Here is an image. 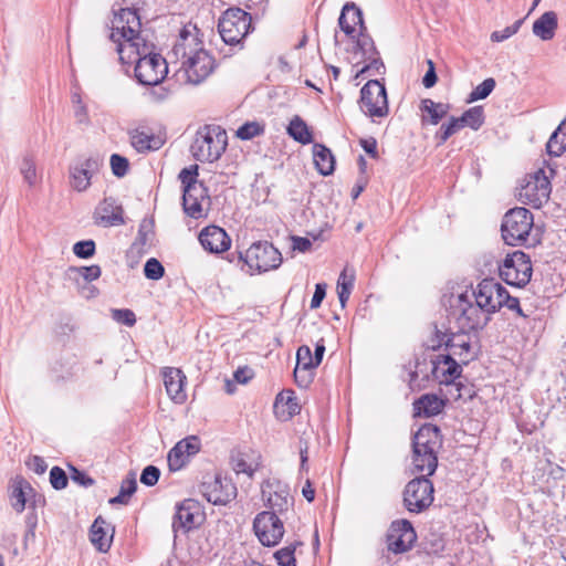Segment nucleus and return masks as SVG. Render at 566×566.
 <instances>
[{"label":"nucleus","mask_w":566,"mask_h":566,"mask_svg":"<svg viewBox=\"0 0 566 566\" xmlns=\"http://www.w3.org/2000/svg\"><path fill=\"white\" fill-rule=\"evenodd\" d=\"M109 39L123 64H135V76L143 85H157L168 73L167 61L153 52V44L142 34L136 10L122 8L115 12Z\"/></svg>","instance_id":"1"},{"label":"nucleus","mask_w":566,"mask_h":566,"mask_svg":"<svg viewBox=\"0 0 566 566\" xmlns=\"http://www.w3.org/2000/svg\"><path fill=\"white\" fill-rule=\"evenodd\" d=\"M172 55L180 60V69L186 82L198 85L214 70L213 56L203 48L199 30L196 25H186L172 48Z\"/></svg>","instance_id":"2"},{"label":"nucleus","mask_w":566,"mask_h":566,"mask_svg":"<svg viewBox=\"0 0 566 566\" xmlns=\"http://www.w3.org/2000/svg\"><path fill=\"white\" fill-rule=\"evenodd\" d=\"M228 145L224 129L217 125H206L196 133L191 144V154L199 161L213 163L218 160Z\"/></svg>","instance_id":"3"},{"label":"nucleus","mask_w":566,"mask_h":566,"mask_svg":"<svg viewBox=\"0 0 566 566\" xmlns=\"http://www.w3.org/2000/svg\"><path fill=\"white\" fill-rule=\"evenodd\" d=\"M534 220L530 210L516 207L509 210L502 221V238L509 245H521L527 241Z\"/></svg>","instance_id":"4"},{"label":"nucleus","mask_w":566,"mask_h":566,"mask_svg":"<svg viewBox=\"0 0 566 566\" xmlns=\"http://www.w3.org/2000/svg\"><path fill=\"white\" fill-rule=\"evenodd\" d=\"M251 15L240 8H230L219 19L218 30L226 44L240 45L250 32Z\"/></svg>","instance_id":"5"},{"label":"nucleus","mask_w":566,"mask_h":566,"mask_svg":"<svg viewBox=\"0 0 566 566\" xmlns=\"http://www.w3.org/2000/svg\"><path fill=\"white\" fill-rule=\"evenodd\" d=\"M551 192L548 176L544 169H538L524 178L517 189V197L521 202L538 209L548 201Z\"/></svg>","instance_id":"6"},{"label":"nucleus","mask_w":566,"mask_h":566,"mask_svg":"<svg viewBox=\"0 0 566 566\" xmlns=\"http://www.w3.org/2000/svg\"><path fill=\"white\" fill-rule=\"evenodd\" d=\"M358 103L363 113L373 120L389 113L386 87L378 80H370L361 87Z\"/></svg>","instance_id":"7"},{"label":"nucleus","mask_w":566,"mask_h":566,"mask_svg":"<svg viewBox=\"0 0 566 566\" xmlns=\"http://www.w3.org/2000/svg\"><path fill=\"white\" fill-rule=\"evenodd\" d=\"M240 259L251 271L258 272L277 269L282 263L281 252L268 241L254 242Z\"/></svg>","instance_id":"8"},{"label":"nucleus","mask_w":566,"mask_h":566,"mask_svg":"<svg viewBox=\"0 0 566 566\" xmlns=\"http://www.w3.org/2000/svg\"><path fill=\"white\" fill-rule=\"evenodd\" d=\"M499 272L506 284L522 287L530 282L533 269L528 255L522 251H515L506 255Z\"/></svg>","instance_id":"9"},{"label":"nucleus","mask_w":566,"mask_h":566,"mask_svg":"<svg viewBox=\"0 0 566 566\" xmlns=\"http://www.w3.org/2000/svg\"><path fill=\"white\" fill-rule=\"evenodd\" d=\"M455 308L459 329L464 334L483 328L490 321V315L468 294L458 296Z\"/></svg>","instance_id":"10"},{"label":"nucleus","mask_w":566,"mask_h":566,"mask_svg":"<svg viewBox=\"0 0 566 566\" xmlns=\"http://www.w3.org/2000/svg\"><path fill=\"white\" fill-rule=\"evenodd\" d=\"M433 484L426 476L409 481L403 490V504L411 513H421L433 502Z\"/></svg>","instance_id":"11"},{"label":"nucleus","mask_w":566,"mask_h":566,"mask_svg":"<svg viewBox=\"0 0 566 566\" xmlns=\"http://www.w3.org/2000/svg\"><path fill=\"white\" fill-rule=\"evenodd\" d=\"M199 492L214 505H227L238 494L235 484L228 478L221 475L205 476L199 485Z\"/></svg>","instance_id":"12"},{"label":"nucleus","mask_w":566,"mask_h":566,"mask_svg":"<svg viewBox=\"0 0 566 566\" xmlns=\"http://www.w3.org/2000/svg\"><path fill=\"white\" fill-rule=\"evenodd\" d=\"M253 530L264 546H275L284 535L283 522L274 512L263 511L253 521Z\"/></svg>","instance_id":"13"},{"label":"nucleus","mask_w":566,"mask_h":566,"mask_svg":"<svg viewBox=\"0 0 566 566\" xmlns=\"http://www.w3.org/2000/svg\"><path fill=\"white\" fill-rule=\"evenodd\" d=\"M417 539L412 524L407 520L391 523L387 536V548L394 554H402L410 551Z\"/></svg>","instance_id":"14"},{"label":"nucleus","mask_w":566,"mask_h":566,"mask_svg":"<svg viewBox=\"0 0 566 566\" xmlns=\"http://www.w3.org/2000/svg\"><path fill=\"white\" fill-rule=\"evenodd\" d=\"M262 496L266 507L275 515L283 514L293 504L287 484L279 480H268L262 485Z\"/></svg>","instance_id":"15"},{"label":"nucleus","mask_w":566,"mask_h":566,"mask_svg":"<svg viewBox=\"0 0 566 566\" xmlns=\"http://www.w3.org/2000/svg\"><path fill=\"white\" fill-rule=\"evenodd\" d=\"M504 287L494 279L482 280L470 295L489 315L501 308Z\"/></svg>","instance_id":"16"},{"label":"nucleus","mask_w":566,"mask_h":566,"mask_svg":"<svg viewBox=\"0 0 566 566\" xmlns=\"http://www.w3.org/2000/svg\"><path fill=\"white\" fill-rule=\"evenodd\" d=\"M99 169V163L96 158H80L70 165L69 178L70 186L75 191H85L91 186V179Z\"/></svg>","instance_id":"17"},{"label":"nucleus","mask_w":566,"mask_h":566,"mask_svg":"<svg viewBox=\"0 0 566 566\" xmlns=\"http://www.w3.org/2000/svg\"><path fill=\"white\" fill-rule=\"evenodd\" d=\"M182 207L187 216L193 219L205 217L210 208V197L205 185L192 186L182 193Z\"/></svg>","instance_id":"18"},{"label":"nucleus","mask_w":566,"mask_h":566,"mask_svg":"<svg viewBox=\"0 0 566 566\" xmlns=\"http://www.w3.org/2000/svg\"><path fill=\"white\" fill-rule=\"evenodd\" d=\"M431 375L439 384L450 385L461 376L462 367L450 355H437L431 359Z\"/></svg>","instance_id":"19"},{"label":"nucleus","mask_w":566,"mask_h":566,"mask_svg":"<svg viewBox=\"0 0 566 566\" xmlns=\"http://www.w3.org/2000/svg\"><path fill=\"white\" fill-rule=\"evenodd\" d=\"M442 446L441 431L439 427L434 424H423L416 432L412 442L413 453L430 452V454L437 455L439 449Z\"/></svg>","instance_id":"20"},{"label":"nucleus","mask_w":566,"mask_h":566,"mask_svg":"<svg viewBox=\"0 0 566 566\" xmlns=\"http://www.w3.org/2000/svg\"><path fill=\"white\" fill-rule=\"evenodd\" d=\"M200 517L199 504L195 500H185L177 506L176 514L172 521V528L175 533L181 531L187 533L196 527Z\"/></svg>","instance_id":"21"},{"label":"nucleus","mask_w":566,"mask_h":566,"mask_svg":"<svg viewBox=\"0 0 566 566\" xmlns=\"http://www.w3.org/2000/svg\"><path fill=\"white\" fill-rule=\"evenodd\" d=\"M202 248L210 253H221L231 245V239L227 232L218 226H208L199 233Z\"/></svg>","instance_id":"22"},{"label":"nucleus","mask_w":566,"mask_h":566,"mask_svg":"<svg viewBox=\"0 0 566 566\" xmlns=\"http://www.w3.org/2000/svg\"><path fill=\"white\" fill-rule=\"evenodd\" d=\"M340 30L350 39H356L358 31H366L360 9L354 2H347L338 19Z\"/></svg>","instance_id":"23"},{"label":"nucleus","mask_w":566,"mask_h":566,"mask_svg":"<svg viewBox=\"0 0 566 566\" xmlns=\"http://www.w3.org/2000/svg\"><path fill=\"white\" fill-rule=\"evenodd\" d=\"M163 378L166 391L170 399L176 403H184L187 399L185 391L186 376L175 367H165L163 369Z\"/></svg>","instance_id":"24"},{"label":"nucleus","mask_w":566,"mask_h":566,"mask_svg":"<svg viewBox=\"0 0 566 566\" xmlns=\"http://www.w3.org/2000/svg\"><path fill=\"white\" fill-rule=\"evenodd\" d=\"M122 207L116 203L113 198H105L95 208L94 220L95 223L103 227L118 226L124 222Z\"/></svg>","instance_id":"25"},{"label":"nucleus","mask_w":566,"mask_h":566,"mask_svg":"<svg viewBox=\"0 0 566 566\" xmlns=\"http://www.w3.org/2000/svg\"><path fill=\"white\" fill-rule=\"evenodd\" d=\"M33 493L34 490L31 484L25 479L17 476L10 485L9 501L11 507L17 513H22Z\"/></svg>","instance_id":"26"},{"label":"nucleus","mask_w":566,"mask_h":566,"mask_svg":"<svg viewBox=\"0 0 566 566\" xmlns=\"http://www.w3.org/2000/svg\"><path fill=\"white\" fill-rule=\"evenodd\" d=\"M260 455L254 451H237L231 454V467L237 474H245L252 479L260 468Z\"/></svg>","instance_id":"27"},{"label":"nucleus","mask_w":566,"mask_h":566,"mask_svg":"<svg viewBox=\"0 0 566 566\" xmlns=\"http://www.w3.org/2000/svg\"><path fill=\"white\" fill-rule=\"evenodd\" d=\"M444 408V401L433 394H426L413 402L416 417L430 418L439 415Z\"/></svg>","instance_id":"28"},{"label":"nucleus","mask_w":566,"mask_h":566,"mask_svg":"<svg viewBox=\"0 0 566 566\" xmlns=\"http://www.w3.org/2000/svg\"><path fill=\"white\" fill-rule=\"evenodd\" d=\"M420 109L423 113L422 124L438 125L447 116L449 105L424 98L421 101Z\"/></svg>","instance_id":"29"},{"label":"nucleus","mask_w":566,"mask_h":566,"mask_svg":"<svg viewBox=\"0 0 566 566\" xmlns=\"http://www.w3.org/2000/svg\"><path fill=\"white\" fill-rule=\"evenodd\" d=\"M313 158L316 169L323 176H329L335 170V158L329 148L322 144L313 146Z\"/></svg>","instance_id":"30"},{"label":"nucleus","mask_w":566,"mask_h":566,"mask_svg":"<svg viewBox=\"0 0 566 566\" xmlns=\"http://www.w3.org/2000/svg\"><path fill=\"white\" fill-rule=\"evenodd\" d=\"M557 28V17L553 11L545 12L533 23V33L544 41L553 39Z\"/></svg>","instance_id":"31"},{"label":"nucleus","mask_w":566,"mask_h":566,"mask_svg":"<svg viewBox=\"0 0 566 566\" xmlns=\"http://www.w3.org/2000/svg\"><path fill=\"white\" fill-rule=\"evenodd\" d=\"M130 144L138 153H145L159 149L163 142L153 134L135 130L130 134Z\"/></svg>","instance_id":"32"},{"label":"nucleus","mask_w":566,"mask_h":566,"mask_svg":"<svg viewBox=\"0 0 566 566\" xmlns=\"http://www.w3.org/2000/svg\"><path fill=\"white\" fill-rule=\"evenodd\" d=\"M105 524L106 522L98 516L91 527V542L99 552L103 553H106L109 549L113 537L112 535L108 536L107 532L104 530Z\"/></svg>","instance_id":"33"},{"label":"nucleus","mask_w":566,"mask_h":566,"mask_svg":"<svg viewBox=\"0 0 566 566\" xmlns=\"http://www.w3.org/2000/svg\"><path fill=\"white\" fill-rule=\"evenodd\" d=\"M549 156L559 157L566 151V123L563 122L546 144Z\"/></svg>","instance_id":"34"},{"label":"nucleus","mask_w":566,"mask_h":566,"mask_svg":"<svg viewBox=\"0 0 566 566\" xmlns=\"http://www.w3.org/2000/svg\"><path fill=\"white\" fill-rule=\"evenodd\" d=\"M413 471L426 473L427 476L432 475L438 465V457L430 452H419L412 454Z\"/></svg>","instance_id":"35"},{"label":"nucleus","mask_w":566,"mask_h":566,"mask_svg":"<svg viewBox=\"0 0 566 566\" xmlns=\"http://www.w3.org/2000/svg\"><path fill=\"white\" fill-rule=\"evenodd\" d=\"M289 135L296 142L306 145L313 142L312 133L306 123L298 116H295L289 124Z\"/></svg>","instance_id":"36"},{"label":"nucleus","mask_w":566,"mask_h":566,"mask_svg":"<svg viewBox=\"0 0 566 566\" xmlns=\"http://www.w3.org/2000/svg\"><path fill=\"white\" fill-rule=\"evenodd\" d=\"M137 482L136 474L129 472L128 475L122 481L119 494L115 497L109 499L108 503L115 504H128L130 496L136 492Z\"/></svg>","instance_id":"37"},{"label":"nucleus","mask_w":566,"mask_h":566,"mask_svg":"<svg viewBox=\"0 0 566 566\" xmlns=\"http://www.w3.org/2000/svg\"><path fill=\"white\" fill-rule=\"evenodd\" d=\"M65 274L70 280L77 281L78 277H82L85 282H92L101 276L102 270L98 265L95 264L80 268L70 266Z\"/></svg>","instance_id":"38"},{"label":"nucleus","mask_w":566,"mask_h":566,"mask_svg":"<svg viewBox=\"0 0 566 566\" xmlns=\"http://www.w3.org/2000/svg\"><path fill=\"white\" fill-rule=\"evenodd\" d=\"M458 118L462 128L468 126L474 130H478L484 123V112L482 106H474L465 111Z\"/></svg>","instance_id":"39"},{"label":"nucleus","mask_w":566,"mask_h":566,"mask_svg":"<svg viewBox=\"0 0 566 566\" xmlns=\"http://www.w3.org/2000/svg\"><path fill=\"white\" fill-rule=\"evenodd\" d=\"M20 174L29 187H34L38 184V171L35 160L32 156L25 155L21 159L19 166Z\"/></svg>","instance_id":"40"},{"label":"nucleus","mask_w":566,"mask_h":566,"mask_svg":"<svg viewBox=\"0 0 566 566\" xmlns=\"http://www.w3.org/2000/svg\"><path fill=\"white\" fill-rule=\"evenodd\" d=\"M462 129L461 123L458 117H451L448 123H444L440 126L439 130L436 133V139L438 140V145L444 144L452 135Z\"/></svg>","instance_id":"41"},{"label":"nucleus","mask_w":566,"mask_h":566,"mask_svg":"<svg viewBox=\"0 0 566 566\" xmlns=\"http://www.w3.org/2000/svg\"><path fill=\"white\" fill-rule=\"evenodd\" d=\"M356 48L361 52L365 59H371L373 55H377V51L374 44L373 39L365 33V31H358L356 39Z\"/></svg>","instance_id":"42"},{"label":"nucleus","mask_w":566,"mask_h":566,"mask_svg":"<svg viewBox=\"0 0 566 566\" xmlns=\"http://www.w3.org/2000/svg\"><path fill=\"white\" fill-rule=\"evenodd\" d=\"M198 165H191L179 172L178 179L182 185L184 191L192 188V186L203 185L202 181L198 180Z\"/></svg>","instance_id":"43"},{"label":"nucleus","mask_w":566,"mask_h":566,"mask_svg":"<svg viewBox=\"0 0 566 566\" xmlns=\"http://www.w3.org/2000/svg\"><path fill=\"white\" fill-rule=\"evenodd\" d=\"M495 80L493 77L485 78L469 95L468 102L472 103L486 98L495 88Z\"/></svg>","instance_id":"44"},{"label":"nucleus","mask_w":566,"mask_h":566,"mask_svg":"<svg viewBox=\"0 0 566 566\" xmlns=\"http://www.w3.org/2000/svg\"><path fill=\"white\" fill-rule=\"evenodd\" d=\"M264 132V126L259 122H248L240 126L235 133L237 137L242 140H250L260 136Z\"/></svg>","instance_id":"45"},{"label":"nucleus","mask_w":566,"mask_h":566,"mask_svg":"<svg viewBox=\"0 0 566 566\" xmlns=\"http://www.w3.org/2000/svg\"><path fill=\"white\" fill-rule=\"evenodd\" d=\"M189 457L186 455V452L180 449L177 450V444L169 451L167 461L170 471H178L182 469L189 461Z\"/></svg>","instance_id":"46"},{"label":"nucleus","mask_w":566,"mask_h":566,"mask_svg":"<svg viewBox=\"0 0 566 566\" xmlns=\"http://www.w3.org/2000/svg\"><path fill=\"white\" fill-rule=\"evenodd\" d=\"M300 545V543L290 544L281 549H279L274 557L277 560L279 565L281 566H296V559L294 557V552L296 549V546Z\"/></svg>","instance_id":"47"},{"label":"nucleus","mask_w":566,"mask_h":566,"mask_svg":"<svg viewBox=\"0 0 566 566\" xmlns=\"http://www.w3.org/2000/svg\"><path fill=\"white\" fill-rule=\"evenodd\" d=\"M165 269L163 264L155 258L147 260L144 266V274L149 280H159L164 276Z\"/></svg>","instance_id":"48"},{"label":"nucleus","mask_w":566,"mask_h":566,"mask_svg":"<svg viewBox=\"0 0 566 566\" xmlns=\"http://www.w3.org/2000/svg\"><path fill=\"white\" fill-rule=\"evenodd\" d=\"M180 449L190 458L199 452L200 440L196 436L187 437L177 442V450L180 451Z\"/></svg>","instance_id":"49"},{"label":"nucleus","mask_w":566,"mask_h":566,"mask_svg":"<svg viewBox=\"0 0 566 566\" xmlns=\"http://www.w3.org/2000/svg\"><path fill=\"white\" fill-rule=\"evenodd\" d=\"M73 253L81 259H88L95 254V242L93 240L78 241L73 245Z\"/></svg>","instance_id":"50"},{"label":"nucleus","mask_w":566,"mask_h":566,"mask_svg":"<svg viewBox=\"0 0 566 566\" xmlns=\"http://www.w3.org/2000/svg\"><path fill=\"white\" fill-rule=\"evenodd\" d=\"M296 366L306 367L311 369L316 368V364H314V358L308 346L303 345L298 347L296 353Z\"/></svg>","instance_id":"51"},{"label":"nucleus","mask_w":566,"mask_h":566,"mask_svg":"<svg viewBox=\"0 0 566 566\" xmlns=\"http://www.w3.org/2000/svg\"><path fill=\"white\" fill-rule=\"evenodd\" d=\"M283 403L287 407L289 413L295 415L300 412V406L296 398L293 396V391H285L277 395L275 405Z\"/></svg>","instance_id":"52"},{"label":"nucleus","mask_w":566,"mask_h":566,"mask_svg":"<svg viewBox=\"0 0 566 566\" xmlns=\"http://www.w3.org/2000/svg\"><path fill=\"white\" fill-rule=\"evenodd\" d=\"M112 318L126 326H133L136 323L135 313L128 308L112 310Z\"/></svg>","instance_id":"53"},{"label":"nucleus","mask_w":566,"mask_h":566,"mask_svg":"<svg viewBox=\"0 0 566 566\" xmlns=\"http://www.w3.org/2000/svg\"><path fill=\"white\" fill-rule=\"evenodd\" d=\"M128 160L117 154L111 156V168L116 177H124L128 171Z\"/></svg>","instance_id":"54"},{"label":"nucleus","mask_w":566,"mask_h":566,"mask_svg":"<svg viewBox=\"0 0 566 566\" xmlns=\"http://www.w3.org/2000/svg\"><path fill=\"white\" fill-rule=\"evenodd\" d=\"M67 476L63 469L53 467L50 471V482L55 490H63L67 485Z\"/></svg>","instance_id":"55"},{"label":"nucleus","mask_w":566,"mask_h":566,"mask_svg":"<svg viewBox=\"0 0 566 566\" xmlns=\"http://www.w3.org/2000/svg\"><path fill=\"white\" fill-rule=\"evenodd\" d=\"M294 378L298 387L306 388L312 382L313 369L296 366L294 369Z\"/></svg>","instance_id":"56"},{"label":"nucleus","mask_w":566,"mask_h":566,"mask_svg":"<svg viewBox=\"0 0 566 566\" xmlns=\"http://www.w3.org/2000/svg\"><path fill=\"white\" fill-rule=\"evenodd\" d=\"M160 476V470L155 465L146 467L140 475V482L147 486H154Z\"/></svg>","instance_id":"57"},{"label":"nucleus","mask_w":566,"mask_h":566,"mask_svg":"<svg viewBox=\"0 0 566 566\" xmlns=\"http://www.w3.org/2000/svg\"><path fill=\"white\" fill-rule=\"evenodd\" d=\"M70 471H71V473H70L71 480L78 485L88 488L95 483V481L92 478H90L83 471L76 469L73 465H70Z\"/></svg>","instance_id":"58"},{"label":"nucleus","mask_w":566,"mask_h":566,"mask_svg":"<svg viewBox=\"0 0 566 566\" xmlns=\"http://www.w3.org/2000/svg\"><path fill=\"white\" fill-rule=\"evenodd\" d=\"M355 275L354 273H348L347 269H344L342 273L339 274V277L337 280V290H348L352 291L354 286Z\"/></svg>","instance_id":"59"},{"label":"nucleus","mask_w":566,"mask_h":566,"mask_svg":"<svg viewBox=\"0 0 566 566\" xmlns=\"http://www.w3.org/2000/svg\"><path fill=\"white\" fill-rule=\"evenodd\" d=\"M325 295H326V284L317 283L315 286V292L311 300V308L312 310L318 308L321 306Z\"/></svg>","instance_id":"60"},{"label":"nucleus","mask_w":566,"mask_h":566,"mask_svg":"<svg viewBox=\"0 0 566 566\" xmlns=\"http://www.w3.org/2000/svg\"><path fill=\"white\" fill-rule=\"evenodd\" d=\"M428 66H429L428 71L426 72V74L422 78V84L424 87L430 88V87L434 86L438 77H437L436 70H434V63L431 60H428Z\"/></svg>","instance_id":"61"},{"label":"nucleus","mask_w":566,"mask_h":566,"mask_svg":"<svg viewBox=\"0 0 566 566\" xmlns=\"http://www.w3.org/2000/svg\"><path fill=\"white\" fill-rule=\"evenodd\" d=\"M27 465L38 474L44 473L48 468L45 461L38 455L30 458V460L27 462Z\"/></svg>","instance_id":"62"},{"label":"nucleus","mask_w":566,"mask_h":566,"mask_svg":"<svg viewBox=\"0 0 566 566\" xmlns=\"http://www.w3.org/2000/svg\"><path fill=\"white\" fill-rule=\"evenodd\" d=\"M74 117L78 124L88 125L90 117H88L86 105H75L74 106Z\"/></svg>","instance_id":"63"},{"label":"nucleus","mask_w":566,"mask_h":566,"mask_svg":"<svg viewBox=\"0 0 566 566\" xmlns=\"http://www.w3.org/2000/svg\"><path fill=\"white\" fill-rule=\"evenodd\" d=\"M233 377L237 382L244 385L253 377V371L249 367H242L234 371Z\"/></svg>","instance_id":"64"}]
</instances>
